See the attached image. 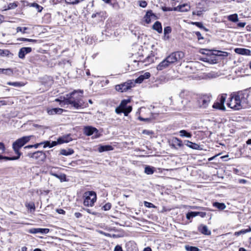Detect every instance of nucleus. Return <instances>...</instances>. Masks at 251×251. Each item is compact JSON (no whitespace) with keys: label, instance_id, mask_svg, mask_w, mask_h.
Wrapping results in <instances>:
<instances>
[{"label":"nucleus","instance_id":"603ef678","mask_svg":"<svg viewBox=\"0 0 251 251\" xmlns=\"http://www.w3.org/2000/svg\"><path fill=\"white\" fill-rule=\"evenodd\" d=\"M171 32V28L170 26H166L164 29V33L165 35L169 34Z\"/></svg>","mask_w":251,"mask_h":251},{"label":"nucleus","instance_id":"680f3d73","mask_svg":"<svg viewBox=\"0 0 251 251\" xmlns=\"http://www.w3.org/2000/svg\"><path fill=\"white\" fill-rule=\"evenodd\" d=\"M139 119L140 121H145L146 122H149L151 121V119L150 118H143L142 117H139Z\"/></svg>","mask_w":251,"mask_h":251},{"label":"nucleus","instance_id":"72a5a7b5","mask_svg":"<svg viewBox=\"0 0 251 251\" xmlns=\"http://www.w3.org/2000/svg\"><path fill=\"white\" fill-rule=\"evenodd\" d=\"M185 249L187 251H200V249L198 248L189 245H185Z\"/></svg>","mask_w":251,"mask_h":251},{"label":"nucleus","instance_id":"7ed1b4c3","mask_svg":"<svg viewBox=\"0 0 251 251\" xmlns=\"http://www.w3.org/2000/svg\"><path fill=\"white\" fill-rule=\"evenodd\" d=\"M237 99L239 100L240 104L243 107H245L248 103V98L250 96V91L248 89L239 91L234 94Z\"/></svg>","mask_w":251,"mask_h":251},{"label":"nucleus","instance_id":"c756f323","mask_svg":"<svg viewBox=\"0 0 251 251\" xmlns=\"http://www.w3.org/2000/svg\"><path fill=\"white\" fill-rule=\"evenodd\" d=\"M49 174L51 176H54L60 180H62L63 179H64L66 177V176L65 175H64V174L58 175V174H56L53 173L52 171H50Z\"/></svg>","mask_w":251,"mask_h":251},{"label":"nucleus","instance_id":"4be33fe9","mask_svg":"<svg viewBox=\"0 0 251 251\" xmlns=\"http://www.w3.org/2000/svg\"><path fill=\"white\" fill-rule=\"evenodd\" d=\"M151 17H155V15L152 13L151 10L148 11L144 17L145 20L147 24L151 23Z\"/></svg>","mask_w":251,"mask_h":251},{"label":"nucleus","instance_id":"f3484780","mask_svg":"<svg viewBox=\"0 0 251 251\" xmlns=\"http://www.w3.org/2000/svg\"><path fill=\"white\" fill-rule=\"evenodd\" d=\"M170 65L165 58L161 61L156 67V69L158 71H161L168 67Z\"/></svg>","mask_w":251,"mask_h":251},{"label":"nucleus","instance_id":"4c0bfd02","mask_svg":"<svg viewBox=\"0 0 251 251\" xmlns=\"http://www.w3.org/2000/svg\"><path fill=\"white\" fill-rule=\"evenodd\" d=\"M251 231V228L250 227L248 229H242L238 232H236L235 233V235L239 236L242 234H245V233H246L249 231Z\"/></svg>","mask_w":251,"mask_h":251},{"label":"nucleus","instance_id":"6e6552de","mask_svg":"<svg viewBox=\"0 0 251 251\" xmlns=\"http://www.w3.org/2000/svg\"><path fill=\"white\" fill-rule=\"evenodd\" d=\"M239 100L237 99L235 94H233L231 96L230 100L227 103L228 107L231 108L239 110L242 108L241 104L239 103Z\"/></svg>","mask_w":251,"mask_h":251},{"label":"nucleus","instance_id":"dca6fc26","mask_svg":"<svg viewBox=\"0 0 251 251\" xmlns=\"http://www.w3.org/2000/svg\"><path fill=\"white\" fill-rule=\"evenodd\" d=\"M150 76V73L149 72H146L143 75H140L134 82L135 83H141L144 81V80L149 78Z\"/></svg>","mask_w":251,"mask_h":251},{"label":"nucleus","instance_id":"ddd939ff","mask_svg":"<svg viewBox=\"0 0 251 251\" xmlns=\"http://www.w3.org/2000/svg\"><path fill=\"white\" fill-rule=\"evenodd\" d=\"M190 9V6L187 4H183L174 7V11H178L180 12H187Z\"/></svg>","mask_w":251,"mask_h":251},{"label":"nucleus","instance_id":"f8f14e48","mask_svg":"<svg viewBox=\"0 0 251 251\" xmlns=\"http://www.w3.org/2000/svg\"><path fill=\"white\" fill-rule=\"evenodd\" d=\"M28 156L29 157L35 158L36 159L40 158L41 159H43L45 158V154L42 151H37L33 153H28Z\"/></svg>","mask_w":251,"mask_h":251},{"label":"nucleus","instance_id":"338daca9","mask_svg":"<svg viewBox=\"0 0 251 251\" xmlns=\"http://www.w3.org/2000/svg\"><path fill=\"white\" fill-rule=\"evenodd\" d=\"M201 13H202V11H200H200H198L197 12L193 11V13H192L193 15H197L198 16L201 15Z\"/></svg>","mask_w":251,"mask_h":251},{"label":"nucleus","instance_id":"9b49d317","mask_svg":"<svg viewBox=\"0 0 251 251\" xmlns=\"http://www.w3.org/2000/svg\"><path fill=\"white\" fill-rule=\"evenodd\" d=\"M32 49L30 47H23L21 48L18 53V56L20 58L24 59L25 54L30 53Z\"/></svg>","mask_w":251,"mask_h":251},{"label":"nucleus","instance_id":"de8ad7c7","mask_svg":"<svg viewBox=\"0 0 251 251\" xmlns=\"http://www.w3.org/2000/svg\"><path fill=\"white\" fill-rule=\"evenodd\" d=\"M139 5L140 7L145 8L147 5V2L145 0H140L138 1Z\"/></svg>","mask_w":251,"mask_h":251},{"label":"nucleus","instance_id":"3c124183","mask_svg":"<svg viewBox=\"0 0 251 251\" xmlns=\"http://www.w3.org/2000/svg\"><path fill=\"white\" fill-rule=\"evenodd\" d=\"M50 230L48 228H39V233L42 234H47L49 232Z\"/></svg>","mask_w":251,"mask_h":251},{"label":"nucleus","instance_id":"2eb2a0df","mask_svg":"<svg viewBox=\"0 0 251 251\" xmlns=\"http://www.w3.org/2000/svg\"><path fill=\"white\" fill-rule=\"evenodd\" d=\"M172 146L175 149H177V147H182L183 146L182 142L178 138L174 137L172 140Z\"/></svg>","mask_w":251,"mask_h":251},{"label":"nucleus","instance_id":"b1692460","mask_svg":"<svg viewBox=\"0 0 251 251\" xmlns=\"http://www.w3.org/2000/svg\"><path fill=\"white\" fill-rule=\"evenodd\" d=\"M113 147L111 146L110 145H104V146H101L99 148V151L100 152L105 151H111L112 150Z\"/></svg>","mask_w":251,"mask_h":251},{"label":"nucleus","instance_id":"39448f33","mask_svg":"<svg viewBox=\"0 0 251 251\" xmlns=\"http://www.w3.org/2000/svg\"><path fill=\"white\" fill-rule=\"evenodd\" d=\"M184 53L182 51H175L171 53L165 58L171 65L177 62H179L184 57Z\"/></svg>","mask_w":251,"mask_h":251},{"label":"nucleus","instance_id":"0e129e2a","mask_svg":"<svg viewBox=\"0 0 251 251\" xmlns=\"http://www.w3.org/2000/svg\"><path fill=\"white\" fill-rule=\"evenodd\" d=\"M0 54L3 53L6 55H8L9 54V53H10L9 51L8 50H0Z\"/></svg>","mask_w":251,"mask_h":251},{"label":"nucleus","instance_id":"f704fd0d","mask_svg":"<svg viewBox=\"0 0 251 251\" xmlns=\"http://www.w3.org/2000/svg\"><path fill=\"white\" fill-rule=\"evenodd\" d=\"M0 73H2L7 75H11L13 74V71L11 69H0Z\"/></svg>","mask_w":251,"mask_h":251},{"label":"nucleus","instance_id":"e2e57ef3","mask_svg":"<svg viewBox=\"0 0 251 251\" xmlns=\"http://www.w3.org/2000/svg\"><path fill=\"white\" fill-rule=\"evenodd\" d=\"M44 144V148H46L47 147H49L50 148H51L50 147V142L49 141H46L44 143H43Z\"/></svg>","mask_w":251,"mask_h":251},{"label":"nucleus","instance_id":"bf43d9fd","mask_svg":"<svg viewBox=\"0 0 251 251\" xmlns=\"http://www.w3.org/2000/svg\"><path fill=\"white\" fill-rule=\"evenodd\" d=\"M143 133L147 134V135H151L153 134V132L152 131L148 130H144L143 131Z\"/></svg>","mask_w":251,"mask_h":251},{"label":"nucleus","instance_id":"cd10ccee","mask_svg":"<svg viewBox=\"0 0 251 251\" xmlns=\"http://www.w3.org/2000/svg\"><path fill=\"white\" fill-rule=\"evenodd\" d=\"M180 136L181 137H186L188 138H190L192 137V134L191 133L187 132L185 130H181L179 131Z\"/></svg>","mask_w":251,"mask_h":251},{"label":"nucleus","instance_id":"bb28decb","mask_svg":"<svg viewBox=\"0 0 251 251\" xmlns=\"http://www.w3.org/2000/svg\"><path fill=\"white\" fill-rule=\"evenodd\" d=\"M212 107L214 109H219L223 111L226 110V107L225 105H221L218 101L214 103L212 105Z\"/></svg>","mask_w":251,"mask_h":251},{"label":"nucleus","instance_id":"c03bdc74","mask_svg":"<svg viewBox=\"0 0 251 251\" xmlns=\"http://www.w3.org/2000/svg\"><path fill=\"white\" fill-rule=\"evenodd\" d=\"M32 6L35 7L38 12H41L43 9V7L36 3H33L32 4Z\"/></svg>","mask_w":251,"mask_h":251},{"label":"nucleus","instance_id":"a878e982","mask_svg":"<svg viewBox=\"0 0 251 251\" xmlns=\"http://www.w3.org/2000/svg\"><path fill=\"white\" fill-rule=\"evenodd\" d=\"M226 97L227 95L226 94H222L221 95L219 96L217 99V101L221 105H224V103L226 99Z\"/></svg>","mask_w":251,"mask_h":251},{"label":"nucleus","instance_id":"393cba45","mask_svg":"<svg viewBox=\"0 0 251 251\" xmlns=\"http://www.w3.org/2000/svg\"><path fill=\"white\" fill-rule=\"evenodd\" d=\"M74 152V150L71 149H62L60 151V154L66 156L71 155L73 154Z\"/></svg>","mask_w":251,"mask_h":251},{"label":"nucleus","instance_id":"8fccbe9b","mask_svg":"<svg viewBox=\"0 0 251 251\" xmlns=\"http://www.w3.org/2000/svg\"><path fill=\"white\" fill-rule=\"evenodd\" d=\"M191 24L193 25H195L201 29V28H203V25L202 24L201 22H191Z\"/></svg>","mask_w":251,"mask_h":251},{"label":"nucleus","instance_id":"69168bd1","mask_svg":"<svg viewBox=\"0 0 251 251\" xmlns=\"http://www.w3.org/2000/svg\"><path fill=\"white\" fill-rule=\"evenodd\" d=\"M57 144H59V143H58V140L56 141H52L51 143H50V147H53Z\"/></svg>","mask_w":251,"mask_h":251},{"label":"nucleus","instance_id":"f03ea898","mask_svg":"<svg viewBox=\"0 0 251 251\" xmlns=\"http://www.w3.org/2000/svg\"><path fill=\"white\" fill-rule=\"evenodd\" d=\"M32 136H24L20 139L17 140L13 143L12 148L16 154L18 155L17 156H13V157L20 158L21 153L19 151V150L23 146H24L26 143H27L31 139Z\"/></svg>","mask_w":251,"mask_h":251},{"label":"nucleus","instance_id":"864d4df0","mask_svg":"<svg viewBox=\"0 0 251 251\" xmlns=\"http://www.w3.org/2000/svg\"><path fill=\"white\" fill-rule=\"evenodd\" d=\"M161 9L164 12L174 11V8H171V7H169L163 6V7H162Z\"/></svg>","mask_w":251,"mask_h":251},{"label":"nucleus","instance_id":"c9c22d12","mask_svg":"<svg viewBox=\"0 0 251 251\" xmlns=\"http://www.w3.org/2000/svg\"><path fill=\"white\" fill-rule=\"evenodd\" d=\"M187 100H182L181 101V103L182 104V105L178 106L176 109L178 111H181L182 110H184L186 108V106L185 105V103H187Z\"/></svg>","mask_w":251,"mask_h":251},{"label":"nucleus","instance_id":"09e8293b","mask_svg":"<svg viewBox=\"0 0 251 251\" xmlns=\"http://www.w3.org/2000/svg\"><path fill=\"white\" fill-rule=\"evenodd\" d=\"M65 2L69 4H76L78 3L77 0H65Z\"/></svg>","mask_w":251,"mask_h":251},{"label":"nucleus","instance_id":"774afa93","mask_svg":"<svg viewBox=\"0 0 251 251\" xmlns=\"http://www.w3.org/2000/svg\"><path fill=\"white\" fill-rule=\"evenodd\" d=\"M75 216L77 218H79L82 216V215L79 212H75Z\"/></svg>","mask_w":251,"mask_h":251},{"label":"nucleus","instance_id":"a18cd8bd","mask_svg":"<svg viewBox=\"0 0 251 251\" xmlns=\"http://www.w3.org/2000/svg\"><path fill=\"white\" fill-rule=\"evenodd\" d=\"M27 29V27H24L23 28L22 27L19 26L17 28V32H22L23 33H25L26 32L25 30Z\"/></svg>","mask_w":251,"mask_h":251},{"label":"nucleus","instance_id":"423d86ee","mask_svg":"<svg viewBox=\"0 0 251 251\" xmlns=\"http://www.w3.org/2000/svg\"><path fill=\"white\" fill-rule=\"evenodd\" d=\"M135 85V82L133 80H128L127 81L115 86L116 91L120 92H126L127 90L133 87Z\"/></svg>","mask_w":251,"mask_h":251},{"label":"nucleus","instance_id":"e433bc0d","mask_svg":"<svg viewBox=\"0 0 251 251\" xmlns=\"http://www.w3.org/2000/svg\"><path fill=\"white\" fill-rule=\"evenodd\" d=\"M197 216V212H190L187 213L186 218L190 220L192 218Z\"/></svg>","mask_w":251,"mask_h":251},{"label":"nucleus","instance_id":"2f4dec72","mask_svg":"<svg viewBox=\"0 0 251 251\" xmlns=\"http://www.w3.org/2000/svg\"><path fill=\"white\" fill-rule=\"evenodd\" d=\"M7 84L14 87H20L24 85V83L20 82H8Z\"/></svg>","mask_w":251,"mask_h":251},{"label":"nucleus","instance_id":"a211bd4d","mask_svg":"<svg viewBox=\"0 0 251 251\" xmlns=\"http://www.w3.org/2000/svg\"><path fill=\"white\" fill-rule=\"evenodd\" d=\"M198 230L203 234L204 235H210L211 231L209 230L207 226L205 225H201L198 227Z\"/></svg>","mask_w":251,"mask_h":251},{"label":"nucleus","instance_id":"9d476101","mask_svg":"<svg viewBox=\"0 0 251 251\" xmlns=\"http://www.w3.org/2000/svg\"><path fill=\"white\" fill-rule=\"evenodd\" d=\"M98 133V130L91 126H87L84 128V133L87 136L92 135L94 133L96 134Z\"/></svg>","mask_w":251,"mask_h":251},{"label":"nucleus","instance_id":"412c9836","mask_svg":"<svg viewBox=\"0 0 251 251\" xmlns=\"http://www.w3.org/2000/svg\"><path fill=\"white\" fill-rule=\"evenodd\" d=\"M152 29L157 31L159 33H161L162 32V27L161 24L159 21H156L152 25Z\"/></svg>","mask_w":251,"mask_h":251},{"label":"nucleus","instance_id":"79ce46f5","mask_svg":"<svg viewBox=\"0 0 251 251\" xmlns=\"http://www.w3.org/2000/svg\"><path fill=\"white\" fill-rule=\"evenodd\" d=\"M28 232L32 234L39 233V228H32L28 230Z\"/></svg>","mask_w":251,"mask_h":251},{"label":"nucleus","instance_id":"052dcab7","mask_svg":"<svg viewBox=\"0 0 251 251\" xmlns=\"http://www.w3.org/2000/svg\"><path fill=\"white\" fill-rule=\"evenodd\" d=\"M114 251H123L122 247L119 245H117L114 249Z\"/></svg>","mask_w":251,"mask_h":251},{"label":"nucleus","instance_id":"37998d69","mask_svg":"<svg viewBox=\"0 0 251 251\" xmlns=\"http://www.w3.org/2000/svg\"><path fill=\"white\" fill-rule=\"evenodd\" d=\"M18 41H27V42H30L33 43L36 42V40L34 39H27V38H20L17 39Z\"/></svg>","mask_w":251,"mask_h":251},{"label":"nucleus","instance_id":"ea45409f","mask_svg":"<svg viewBox=\"0 0 251 251\" xmlns=\"http://www.w3.org/2000/svg\"><path fill=\"white\" fill-rule=\"evenodd\" d=\"M0 159H4L5 160H14L18 159V157L3 156L2 155H0Z\"/></svg>","mask_w":251,"mask_h":251},{"label":"nucleus","instance_id":"473e14b6","mask_svg":"<svg viewBox=\"0 0 251 251\" xmlns=\"http://www.w3.org/2000/svg\"><path fill=\"white\" fill-rule=\"evenodd\" d=\"M145 173L147 175H152L154 173L153 168L149 166L145 168Z\"/></svg>","mask_w":251,"mask_h":251},{"label":"nucleus","instance_id":"13d9d810","mask_svg":"<svg viewBox=\"0 0 251 251\" xmlns=\"http://www.w3.org/2000/svg\"><path fill=\"white\" fill-rule=\"evenodd\" d=\"M144 205L146 207H154V205L152 203H151V202H147V201H145L144 202Z\"/></svg>","mask_w":251,"mask_h":251},{"label":"nucleus","instance_id":"4468645a","mask_svg":"<svg viewBox=\"0 0 251 251\" xmlns=\"http://www.w3.org/2000/svg\"><path fill=\"white\" fill-rule=\"evenodd\" d=\"M234 51L237 54L245 55H249L251 53L250 50L244 48H236Z\"/></svg>","mask_w":251,"mask_h":251},{"label":"nucleus","instance_id":"58836bf2","mask_svg":"<svg viewBox=\"0 0 251 251\" xmlns=\"http://www.w3.org/2000/svg\"><path fill=\"white\" fill-rule=\"evenodd\" d=\"M132 107L131 106H126V108L124 109L122 113H124L125 116H127L128 114L131 111Z\"/></svg>","mask_w":251,"mask_h":251},{"label":"nucleus","instance_id":"1a4fd4ad","mask_svg":"<svg viewBox=\"0 0 251 251\" xmlns=\"http://www.w3.org/2000/svg\"><path fill=\"white\" fill-rule=\"evenodd\" d=\"M130 102L129 100H123L119 106L116 108L115 112L117 114H121L123 112L124 109H125L127 106V104L128 103Z\"/></svg>","mask_w":251,"mask_h":251},{"label":"nucleus","instance_id":"aec40b11","mask_svg":"<svg viewBox=\"0 0 251 251\" xmlns=\"http://www.w3.org/2000/svg\"><path fill=\"white\" fill-rule=\"evenodd\" d=\"M185 144L191 149L194 150H200V146L196 143H193L188 140H185L184 141Z\"/></svg>","mask_w":251,"mask_h":251},{"label":"nucleus","instance_id":"49530a36","mask_svg":"<svg viewBox=\"0 0 251 251\" xmlns=\"http://www.w3.org/2000/svg\"><path fill=\"white\" fill-rule=\"evenodd\" d=\"M111 207V204L110 203H107L102 207V209L105 211L109 210Z\"/></svg>","mask_w":251,"mask_h":251},{"label":"nucleus","instance_id":"a19ab883","mask_svg":"<svg viewBox=\"0 0 251 251\" xmlns=\"http://www.w3.org/2000/svg\"><path fill=\"white\" fill-rule=\"evenodd\" d=\"M153 61H154L153 56H148L145 60V62H147V63H148V64L151 63L153 62ZM147 64H146V65Z\"/></svg>","mask_w":251,"mask_h":251},{"label":"nucleus","instance_id":"c85d7f7f","mask_svg":"<svg viewBox=\"0 0 251 251\" xmlns=\"http://www.w3.org/2000/svg\"><path fill=\"white\" fill-rule=\"evenodd\" d=\"M213 206L217 208L220 210H224L226 208V206L224 203H220L218 202H215L213 203Z\"/></svg>","mask_w":251,"mask_h":251},{"label":"nucleus","instance_id":"6ab92c4d","mask_svg":"<svg viewBox=\"0 0 251 251\" xmlns=\"http://www.w3.org/2000/svg\"><path fill=\"white\" fill-rule=\"evenodd\" d=\"M72 140V138L70 134L64 135L58 139V143L59 144H63L64 143H68Z\"/></svg>","mask_w":251,"mask_h":251},{"label":"nucleus","instance_id":"20e7f679","mask_svg":"<svg viewBox=\"0 0 251 251\" xmlns=\"http://www.w3.org/2000/svg\"><path fill=\"white\" fill-rule=\"evenodd\" d=\"M83 204L86 206H93L97 200L96 193L94 191L86 192L84 194Z\"/></svg>","mask_w":251,"mask_h":251},{"label":"nucleus","instance_id":"7c9ffc66","mask_svg":"<svg viewBox=\"0 0 251 251\" xmlns=\"http://www.w3.org/2000/svg\"><path fill=\"white\" fill-rule=\"evenodd\" d=\"M228 20L232 22H237L238 21V15L237 14L230 15L228 16Z\"/></svg>","mask_w":251,"mask_h":251},{"label":"nucleus","instance_id":"4d7b16f0","mask_svg":"<svg viewBox=\"0 0 251 251\" xmlns=\"http://www.w3.org/2000/svg\"><path fill=\"white\" fill-rule=\"evenodd\" d=\"M195 34L197 36L198 40H201L203 39V37L201 36V33L199 31L196 32Z\"/></svg>","mask_w":251,"mask_h":251},{"label":"nucleus","instance_id":"0eeeda50","mask_svg":"<svg viewBox=\"0 0 251 251\" xmlns=\"http://www.w3.org/2000/svg\"><path fill=\"white\" fill-rule=\"evenodd\" d=\"M211 98V96L208 95L200 96L197 101L199 107L202 108H207L209 105Z\"/></svg>","mask_w":251,"mask_h":251},{"label":"nucleus","instance_id":"6e6d98bb","mask_svg":"<svg viewBox=\"0 0 251 251\" xmlns=\"http://www.w3.org/2000/svg\"><path fill=\"white\" fill-rule=\"evenodd\" d=\"M206 213L204 212H197V216H200L202 218H204L206 216Z\"/></svg>","mask_w":251,"mask_h":251},{"label":"nucleus","instance_id":"f257e3e1","mask_svg":"<svg viewBox=\"0 0 251 251\" xmlns=\"http://www.w3.org/2000/svg\"><path fill=\"white\" fill-rule=\"evenodd\" d=\"M83 92L82 90H75L67 94L62 101L65 104H71L76 109L83 108L86 105L82 99Z\"/></svg>","mask_w":251,"mask_h":251},{"label":"nucleus","instance_id":"5fc2aeb1","mask_svg":"<svg viewBox=\"0 0 251 251\" xmlns=\"http://www.w3.org/2000/svg\"><path fill=\"white\" fill-rule=\"evenodd\" d=\"M17 6V4L16 3H15V2L11 3H9L8 5V8L9 9H14Z\"/></svg>","mask_w":251,"mask_h":251},{"label":"nucleus","instance_id":"5701e85b","mask_svg":"<svg viewBox=\"0 0 251 251\" xmlns=\"http://www.w3.org/2000/svg\"><path fill=\"white\" fill-rule=\"evenodd\" d=\"M63 111V109L60 108H54L50 109L48 111L49 115H54L55 114H61Z\"/></svg>","mask_w":251,"mask_h":251}]
</instances>
